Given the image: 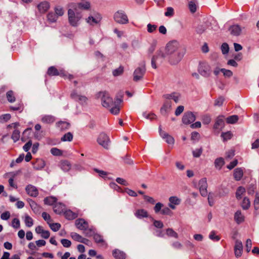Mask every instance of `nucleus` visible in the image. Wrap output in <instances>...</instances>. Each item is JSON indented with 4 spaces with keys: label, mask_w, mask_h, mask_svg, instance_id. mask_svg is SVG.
Here are the masks:
<instances>
[{
    "label": "nucleus",
    "mask_w": 259,
    "mask_h": 259,
    "mask_svg": "<svg viewBox=\"0 0 259 259\" xmlns=\"http://www.w3.org/2000/svg\"><path fill=\"white\" fill-rule=\"evenodd\" d=\"M239 119L238 116L236 115H233L228 117L226 119V121L229 124H234Z\"/></svg>",
    "instance_id": "obj_37"
},
{
    "label": "nucleus",
    "mask_w": 259,
    "mask_h": 259,
    "mask_svg": "<svg viewBox=\"0 0 259 259\" xmlns=\"http://www.w3.org/2000/svg\"><path fill=\"white\" fill-rule=\"evenodd\" d=\"M165 52L168 62L171 65L178 64L186 53V49L177 40L168 42L165 48Z\"/></svg>",
    "instance_id": "obj_1"
},
{
    "label": "nucleus",
    "mask_w": 259,
    "mask_h": 259,
    "mask_svg": "<svg viewBox=\"0 0 259 259\" xmlns=\"http://www.w3.org/2000/svg\"><path fill=\"white\" fill-rule=\"evenodd\" d=\"M97 96L98 98L101 99L102 105L105 108H110L111 106L114 105V104L115 103V101H114L113 100V99L107 92H100L98 93Z\"/></svg>",
    "instance_id": "obj_2"
},
{
    "label": "nucleus",
    "mask_w": 259,
    "mask_h": 259,
    "mask_svg": "<svg viewBox=\"0 0 259 259\" xmlns=\"http://www.w3.org/2000/svg\"><path fill=\"white\" fill-rule=\"evenodd\" d=\"M73 7L75 11L79 12V10H89L91 7V4L89 2L79 3L75 4Z\"/></svg>",
    "instance_id": "obj_13"
},
{
    "label": "nucleus",
    "mask_w": 259,
    "mask_h": 259,
    "mask_svg": "<svg viewBox=\"0 0 259 259\" xmlns=\"http://www.w3.org/2000/svg\"><path fill=\"white\" fill-rule=\"evenodd\" d=\"M94 239L96 243H102L104 242L103 237L101 235L98 234H95L94 235Z\"/></svg>",
    "instance_id": "obj_60"
},
{
    "label": "nucleus",
    "mask_w": 259,
    "mask_h": 259,
    "mask_svg": "<svg viewBox=\"0 0 259 259\" xmlns=\"http://www.w3.org/2000/svg\"><path fill=\"white\" fill-rule=\"evenodd\" d=\"M232 137V134L230 131L225 133H222L221 134V137L223 139L224 141L231 139Z\"/></svg>",
    "instance_id": "obj_46"
},
{
    "label": "nucleus",
    "mask_w": 259,
    "mask_h": 259,
    "mask_svg": "<svg viewBox=\"0 0 259 259\" xmlns=\"http://www.w3.org/2000/svg\"><path fill=\"white\" fill-rule=\"evenodd\" d=\"M101 15L96 12L92 13L90 16L86 18V22L91 26H95L99 24L102 20Z\"/></svg>",
    "instance_id": "obj_6"
},
{
    "label": "nucleus",
    "mask_w": 259,
    "mask_h": 259,
    "mask_svg": "<svg viewBox=\"0 0 259 259\" xmlns=\"http://www.w3.org/2000/svg\"><path fill=\"white\" fill-rule=\"evenodd\" d=\"M57 199L55 197L53 196L47 197L44 199L45 204L49 205H54Z\"/></svg>",
    "instance_id": "obj_36"
},
{
    "label": "nucleus",
    "mask_w": 259,
    "mask_h": 259,
    "mask_svg": "<svg viewBox=\"0 0 259 259\" xmlns=\"http://www.w3.org/2000/svg\"><path fill=\"white\" fill-rule=\"evenodd\" d=\"M242 207L243 209H247L250 206V202L249 199L247 197H244L242 203Z\"/></svg>",
    "instance_id": "obj_40"
},
{
    "label": "nucleus",
    "mask_w": 259,
    "mask_h": 259,
    "mask_svg": "<svg viewBox=\"0 0 259 259\" xmlns=\"http://www.w3.org/2000/svg\"><path fill=\"white\" fill-rule=\"evenodd\" d=\"M122 100L120 99L117 98L114 105L110 107V112L114 115H117L119 113L120 111L119 104L122 102Z\"/></svg>",
    "instance_id": "obj_18"
},
{
    "label": "nucleus",
    "mask_w": 259,
    "mask_h": 259,
    "mask_svg": "<svg viewBox=\"0 0 259 259\" xmlns=\"http://www.w3.org/2000/svg\"><path fill=\"white\" fill-rule=\"evenodd\" d=\"M245 190L243 187H239L236 192V197L237 199H240L242 195L245 192Z\"/></svg>",
    "instance_id": "obj_41"
},
{
    "label": "nucleus",
    "mask_w": 259,
    "mask_h": 259,
    "mask_svg": "<svg viewBox=\"0 0 259 259\" xmlns=\"http://www.w3.org/2000/svg\"><path fill=\"white\" fill-rule=\"evenodd\" d=\"M166 234L170 237H172L175 238H178V234L172 229L168 228L166 230Z\"/></svg>",
    "instance_id": "obj_43"
},
{
    "label": "nucleus",
    "mask_w": 259,
    "mask_h": 259,
    "mask_svg": "<svg viewBox=\"0 0 259 259\" xmlns=\"http://www.w3.org/2000/svg\"><path fill=\"white\" fill-rule=\"evenodd\" d=\"M225 164L224 160L222 157L217 158L214 161V165L216 168L221 169Z\"/></svg>",
    "instance_id": "obj_38"
},
{
    "label": "nucleus",
    "mask_w": 259,
    "mask_h": 259,
    "mask_svg": "<svg viewBox=\"0 0 259 259\" xmlns=\"http://www.w3.org/2000/svg\"><path fill=\"white\" fill-rule=\"evenodd\" d=\"M135 215L138 219L147 218L148 216L147 211L144 209H138L136 211Z\"/></svg>",
    "instance_id": "obj_31"
},
{
    "label": "nucleus",
    "mask_w": 259,
    "mask_h": 259,
    "mask_svg": "<svg viewBox=\"0 0 259 259\" xmlns=\"http://www.w3.org/2000/svg\"><path fill=\"white\" fill-rule=\"evenodd\" d=\"M7 98L8 101L10 103L14 102L16 100L12 91H9L7 93Z\"/></svg>",
    "instance_id": "obj_45"
},
{
    "label": "nucleus",
    "mask_w": 259,
    "mask_h": 259,
    "mask_svg": "<svg viewBox=\"0 0 259 259\" xmlns=\"http://www.w3.org/2000/svg\"><path fill=\"white\" fill-rule=\"evenodd\" d=\"M143 116L146 119H148L150 120H153L156 118V115L153 113H147L144 112L143 113Z\"/></svg>",
    "instance_id": "obj_54"
},
{
    "label": "nucleus",
    "mask_w": 259,
    "mask_h": 259,
    "mask_svg": "<svg viewBox=\"0 0 259 259\" xmlns=\"http://www.w3.org/2000/svg\"><path fill=\"white\" fill-rule=\"evenodd\" d=\"M70 97L72 99L79 102L81 104L85 103L87 100L86 97L77 94L75 91L72 92Z\"/></svg>",
    "instance_id": "obj_16"
},
{
    "label": "nucleus",
    "mask_w": 259,
    "mask_h": 259,
    "mask_svg": "<svg viewBox=\"0 0 259 259\" xmlns=\"http://www.w3.org/2000/svg\"><path fill=\"white\" fill-rule=\"evenodd\" d=\"M56 124L57 127L60 128L61 130H65L68 129L70 126V124L68 122L63 121H60L58 122Z\"/></svg>",
    "instance_id": "obj_35"
},
{
    "label": "nucleus",
    "mask_w": 259,
    "mask_h": 259,
    "mask_svg": "<svg viewBox=\"0 0 259 259\" xmlns=\"http://www.w3.org/2000/svg\"><path fill=\"white\" fill-rule=\"evenodd\" d=\"M163 97L167 100H173L176 103H178L180 99V94L178 93L174 92L171 94H165Z\"/></svg>",
    "instance_id": "obj_20"
},
{
    "label": "nucleus",
    "mask_w": 259,
    "mask_h": 259,
    "mask_svg": "<svg viewBox=\"0 0 259 259\" xmlns=\"http://www.w3.org/2000/svg\"><path fill=\"white\" fill-rule=\"evenodd\" d=\"M37 8L40 12L44 13L49 9L50 4L48 2L44 1L38 5Z\"/></svg>",
    "instance_id": "obj_26"
},
{
    "label": "nucleus",
    "mask_w": 259,
    "mask_h": 259,
    "mask_svg": "<svg viewBox=\"0 0 259 259\" xmlns=\"http://www.w3.org/2000/svg\"><path fill=\"white\" fill-rule=\"evenodd\" d=\"M61 243L64 247H69L71 245V241L66 239H61Z\"/></svg>",
    "instance_id": "obj_63"
},
{
    "label": "nucleus",
    "mask_w": 259,
    "mask_h": 259,
    "mask_svg": "<svg viewBox=\"0 0 259 259\" xmlns=\"http://www.w3.org/2000/svg\"><path fill=\"white\" fill-rule=\"evenodd\" d=\"M56 15L61 16L64 14V10L63 8L60 6H57L55 8Z\"/></svg>",
    "instance_id": "obj_62"
},
{
    "label": "nucleus",
    "mask_w": 259,
    "mask_h": 259,
    "mask_svg": "<svg viewBox=\"0 0 259 259\" xmlns=\"http://www.w3.org/2000/svg\"><path fill=\"white\" fill-rule=\"evenodd\" d=\"M12 226L14 228L18 229L20 227V221L17 218H14L12 222Z\"/></svg>",
    "instance_id": "obj_57"
},
{
    "label": "nucleus",
    "mask_w": 259,
    "mask_h": 259,
    "mask_svg": "<svg viewBox=\"0 0 259 259\" xmlns=\"http://www.w3.org/2000/svg\"><path fill=\"white\" fill-rule=\"evenodd\" d=\"M224 101V98L222 96L219 97L215 100L214 106H221Z\"/></svg>",
    "instance_id": "obj_61"
},
{
    "label": "nucleus",
    "mask_w": 259,
    "mask_h": 259,
    "mask_svg": "<svg viewBox=\"0 0 259 259\" xmlns=\"http://www.w3.org/2000/svg\"><path fill=\"white\" fill-rule=\"evenodd\" d=\"M24 222L25 225L29 228L32 227L33 225V221L32 219L28 215H25Z\"/></svg>",
    "instance_id": "obj_39"
},
{
    "label": "nucleus",
    "mask_w": 259,
    "mask_h": 259,
    "mask_svg": "<svg viewBox=\"0 0 259 259\" xmlns=\"http://www.w3.org/2000/svg\"><path fill=\"white\" fill-rule=\"evenodd\" d=\"M221 50L223 54H227L229 51V47L228 44L226 42L223 43L221 47Z\"/></svg>",
    "instance_id": "obj_48"
},
{
    "label": "nucleus",
    "mask_w": 259,
    "mask_h": 259,
    "mask_svg": "<svg viewBox=\"0 0 259 259\" xmlns=\"http://www.w3.org/2000/svg\"><path fill=\"white\" fill-rule=\"evenodd\" d=\"M159 132L160 136L164 139H165V142L168 144L172 145L174 143L175 140L172 137L169 135L168 134L166 133L164 131H162L160 126L159 127Z\"/></svg>",
    "instance_id": "obj_15"
},
{
    "label": "nucleus",
    "mask_w": 259,
    "mask_h": 259,
    "mask_svg": "<svg viewBox=\"0 0 259 259\" xmlns=\"http://www.w3.org/2000/svg\"><path fill=\"white\" fill-rule=\"evenodd\" d=\"M30 206L33 211V212L35 213H39L40 212V207L38 205L35 201L32 200H30L29 201Z\"/></svg>",
    "instance_id": "obj_33"
},
{
    "label": "nucleus",
    "mask_w": 259,
    "mask_h": 259,
    "mask_svg": "<svg viewBox=\"0 0 259 259\" xmlns=\"http://www.w3.org/2000/svg\"><path fill=\"white\" fill-rule=\"evenodd\" d=\"M195 119L194 114L192 112L189 111L184 113L182 118V122L184 124H189L193 122Z\"/></svg>",
    "instance_id": "obj_12"
},
{
    "label": "nucleus",
    "mask_w": 259,
    "mask_h": 259,
    "mask_svg": "<svg viewBox=\"0 0 259 259\" xmlns=\"http://www.w3.org/2000/svg\"><path fill=\"white\" fill-rule=\"evenodd\" d=\"M47 73L48 75L50 76L60 75L62 77H67L70 80L73 78L72 75L67 74L63 70H60L59 71L54 66L50 67L48 68Z\"/></svg>",
    "instance_id": "obj_7"
},
{
    "label": "nucleus",
    "mask_w": 259,
    "mask_h": 259,
    "mask_svg": "<svg viewBox=\"0 0 259 259\" xmlns=\"http://www.w3.org/2000/svg\"><path fill=\"white\" fill-rule=\"evenodd\" d=\"M75 225L78 229L83 231L86 230L88 227V223L82 219H77L75 221Z\"/></svg>",
    "instance_id": "obj_19"
},
{
    "label": "nucleus",
    "mask_w": 259,
    "mask_h": 259,
    "mask_svg": "<svg viewBox=\"0 0 259 259\" xmlns=\"http://www.w3.org/2000/svg\"><path fill=\"white\" fill-rule=\"evenodd\" d=\"M61 168L65 172L68 171L71 168V164L67 160L61 161L60 164Z\"/></svg>",
    "instance_id": "obj_32"
},
{
    "label": "nucleus",
    "mask_w": 259,
    "mask_h": 259,
    "mask_svg": "<svg viewBox=\"0 0 259 259\" xmlns=\"http://www.w3.org/2000/svg\"><path fill=\"white\" fill-rule=\"evenodd\" d=\"M27 194L31 197H36L38 194V191L36 187L32 185H28L25 188Z\"/></svg>",
    "instance_id": "obj_17"
},
{
    "label": "nucleus",
    "mask_w": 259,
    "mask_h": 259,
    "mask_svg": "<svg viewBox=\"0 0 259 259\" xmlns=\"http://www.w3.org/2000/svg\"><path fill=\"white\" fill-rule=\"evenodd\" d=\"M235 155V151L233 150H230L226 152L225 158L226 159H231Z\"/></svg>",
    "instance_id": "obj_58"
},
{
    "label": "nucleus",
    "mask_w": 259,
    "mask_h": 259,
    "mask_svg": "<svg viewBox=\"0 0 259 259\" xmlns=\"http://www.w3.org/2000/svg\"><path fill=\"white\" fill-rule=\"evenodd\" d=\"M114 19L117 23L122 24H126L128 22L126 15L122 10L118 11L114 14Z\"/></svg>",
    "instance_id": "obj_10"
},
{
    "label": "nucleus",
    "mask_w": 259,
    "mask_h": 259,
    "mask_svg": "<svg viewBox=\"0 0 259 259\" xmlns=\"http://www.w3.org/2000/svg\"><path fill=\"white\" fill-rule=\"evenodd\" d=\"M73 139V135L70 133L68 132L65 134L62 138L61 141H69L70 142Z\"/></svg>",
    "instance_id": "obj_42"
},
{
    "label": "nucleus",
    "mask_w": 259,
    "mask_h": 259,
    "mask_svg": "<svg viewBox=\"0 0 259 259\" xmlns=\"http://www.w3.org/2000/svg\"><path fill=\"white\" fill-rule=\"evenodd\" d=\"M65 206L61 203H56L53 207L54 211L57 214H61L64 212Z\"/></svg>",
    "instance_id": "obj_24"
},
{
    "label": "nucleus",
    "mask_w": 259,
    "mask_h": 259,
    "mask_svg": "<svg viewBox=\"0 0 259 259\" xmlns=\"http://www.w3.org/2000/svg\"><path fill=\"white\" fill-rule=\"evenodd\" d=\"M211 116L208 114L204 115L202 116V122L204 124H208L211 121Z\"/></svg>",
    "instance_id": "obj_55"
},
{
    "label": "nucleus",
    "mask_w": 259,
    "mask_h": 259,
    "mask_svg": "<svg viewBox=\"0 0 259 259\" xmlns=\"http://www.w3.org/2000/svg\"><path fill=\"white\" fill-rule=\"evenodd\" d=\"M243 250V245L242 242L240 240H237L235 241L234 246V253L236 257H239L242 255Z\"/></svg>",
    "instance_id": "obj_14"
},
{
    "label": "nucleus",
    "mask_w": 259,
    "mask_h": 259,
    "mask_svg": "<svg viewBox=\"0 0 259 259\" xmlns=\"http://www.w3.org/2000/svg\"><path fill=\"white\" fill-rule=\"evenodd\" d=\"M65 218L69 220H72L76 219L78 217L77 213L74 212L70 210H66L64 212Z\"/></svg>",
    "instance_id": "obj_30"
},
{
    "label": "nucleus",
    "mask_w": 259,
    "mask_h": 259,
    "mask_svg": "<svg viewBox=\"0 0 259 259\" xmlns=\"http://www.w3.org/2000/svg\"><path fill=\"white\" fill-rule=\"evenodd\" d=\"M221 72H222L225 77H230L232 76L233 72L230 70L224 68L221 69Z\"/></svg>",
    "instance_id": "obj_59"
},
{
    "label": "nucleus",
    "mask_w": 259,
    "mask_h": 259,
    "mask_svg": "<svg viewBox=\"0 0 259 259\" xmlns=\"http://www.w3.org/2000/svg\"><path fill=\"white\" fill-rule=\"evenodd\" d=\"M70 235L72 238L74 240L79 242L84 243V238H83L81 235L77 233L72 232Z\"/></svg>",
    "instance_id": "obj_34"
},
{
    "label": "nucleus",
    "mask_w": 259,
    "mask_h": 259,
    "mask_svg": "<svg viewBox=\"0 0 259 259\" xmlns=\"http://www.w3.org/2000/svg\"><path fill=\"white\" fill-rule=\"evenodd\" d=\"M198 71L202 76L208 77L211 73V67L206 62H200L198 66Z\"/></svg>",
    "instance_id": "obj_5"
},
{
    "label": "nucleus",
    "mask_w": 259,
    "mask_h": 259,
    "mask_svg": "<svg viewBox=\"0 0 259 259\" xmlns=\"http://www.w3.org/2000/svg\"><path fill=\"white\" fill-rule=\"evenodd\" d=\"M231 34L235 35L238 36L240 34L241 29L239 25H234L231 26L229 29Z\"/></svg>",
    "instance_id": "obj_27"
},
{
    "label": "nucleus",
    "mask_w": 259,
    "mask_h": 259,
    "mask_svg": "<svg viewBox=\"0 0 259 259\" xmlns=\"http://www.w3.org/2000/svg\"><path fill=\"white\" fill-rule=\"evenodd\" d=\"M224 119V116L222 115L218 116L216 118L215 123L213 127L215 134H219L220 131L224 127L225 121Z\"/></svg>",
    "instance_id": "obj_9"
},
{
    "label": "nucleus",
    "mask_w": 259,
    "mask_h": 259,
    "mask_svg": "<svg viewBox=\"0 0 259 259\" xmlns=\"http://www.w3.org/2000/svg\"><path fill=\"white\" fill-rule=\"evenodd\" d=\"M112 255L115 259L126 258V254L125 252L118 249H115L112 251Z\"/></svg>",
    "instance_id": "obj_22"
},
{
    "label": "nucleus",
    "mask_w": 259,
    "mask_h": 259,
    "mask_svg": "<svg viewBox=\"0 0 259 259\" xmlns=\"http://www.w3.org/2000/svg\"><path fill=\"white\" fill-rule=\"evenodd\" d=\"M123 72V67L122 66H119L118 68L114 69L112 74L114 76H117L121 75Z\"/></svg>",
    "instance_id": "obj_49"
},
{
    "label": "nucleus",
    "mask_w": 259,
    "mask_h": 259,
    "mask_svg": "<svg viewBox=\"0 0 259 259\" xmlns=\"http://www.w3.org/2000/svg\"><path fill=\"white\" fill-rule=\"evenodd\" d=\"M169 201L175 205H179L181 203V199L176 196H171L169 198Z\"/></svg>",
    "instance_id": "obj_50"
},
{
    "label": "nucleus",
    "mask_w": 259,
    "mask_h": 259,
    "mask_svg": "<svg viewBox=\"0 0 259 259\" xmlns=\"http://www.w3.org/2000/svg\"><path fill=\"white\" fill-rule=\"evenodd\" d=\"M41 120L43 123L50 124L55 121V118L51 115H45L42 116Z\"/></svg>",
    "instance_id": "obj_28"
},
{
    "label": "nucleus",
    "mask_w": 259,
    "mask_h": 259,
    "mask_svg": "<svg viewBox=\"0 0 259 259\" xmlns=\"http://www.w3.org/2000/svg\"><path fill=\"white\" fill-rule=\"evenodd\" d=\"M47 18L49 21L51 22H55L57 20L58 16L56 14L53 12H50L48 14Z\"/></svg>",
    "instance_id": "obj_51"
},
{
    "label": "nucleus",
    "mask_w": 259,
    "mask_h": 259,
    "mask_svg": "<svg viewBox=\"0 0 259 259\" xmlns=\"http://www.w3.org/2000/svg\"><path fill=\"white\" fill-rule=\"evenodd\" d=\"M33 167L36 170H40L45 166V161L41 159H37L35 161L32 162Z\"/></svg>",
    "instance_id": "obj_21"
},
{
    "label": "nucleus",
    "mask_w": 259,
    "mask_h": 259,
    "mask_svg": "<svg viewBox=\"0 0 259 259\" xmlns=\"http://www.w3.org/2000/svg\"><path fill=\"white\" fill-rule=\"evenodd\" d=\"M146 71L145 65L137 68L134 72V80L138 81L143 78Z\"/></svg>",
    "instance_id": "obj_11"
},
{
    "label": "nucleus",
    "mask_w": 259,
    "mask_h": 259,
    "mask_svg": "<svg viewBox=\"0 0 259 259\" xmlns=\"http://www.w3.org/2000/svg\"><path fill=\"white\" fill-rule=\"evenodd\" d=\"M198 186L199 188H207V183L206 178H203L200 179L198 183Z\"/></svg>",
    "instance_id": "obj_47"
},
{
    "label": "nucleus",
    "mask_w": 259,
    "mask_h": 259,
    "mask_svg": "<svg viewBox=\"0 0 259 259\" xmlns=\"http://www.w3.org/2000/svg\"><path fill=\"white\" fill-rule=\"evenodd\" d=\"M50 152L51 154L54 156H60L62 154V151L57 148H52Z\"/></svg>",
    "instance_id": "obj_53"
},
{
    "label": "nucleus",
    "mask_w": 259,
    "mask_h": 259,
    "mask_svg": "<svg viewBox=\"0 0 259 259\" xmlns=\"http://www.w3.org/2000/svg\"><path fill=\"white\" fill-rule=\"evenodd\" d=\"M68 21L70 24L74 27L78 26L79 21L82 17L79 12L75 10L69 9L68 11Z\"/></svg>",
    "instance_id": "obj_3"
},
{
    "label": "nucleus",
    "mask_w": 259,
    "mask_h": 259,
    "mask_svg": "<svg viewBox=\"0 0 259 259\" xmlns=\"http://www.w3.org/2000/svg\"><path fill=\"white\" fill-rule=\"evenodd\" d=\"M49 225L50 228L54 232L58 231L61 228V225L59 223H49Z\"/></svg>",
    "instance_id": "obj_52"
},
{
    "label": "nucleus",
    "mask_w": 259,
    "mask_h": 259,
    "mask_svg": "<svg viewBox=\"0 0 259 259\" xmlns=\"http://www.w3.org/2000/svg\"><path fill=\"white\" fill-rule=\"evenodd\" d=\"M171 106V103L169 101H166L163 106L161 107L160 109V113L162 115H166L167 113L169 111V110L170 109Z\"/></svg>",
    "instance_id": "obj_23"
},
{
    "label": "nucleus",
    "mask_w": 259,
    "mask_h": 259,
    "mask_svg": "<svg viewBox=\"0 0 259 259\" xmlns=\"http://www.w3.org/2000/svg\"><path fill=\"white\" fill-rule=\"evenodd\" d=\"M98 144L104 148L108 149L110 144L109 137L105 133H101L97 139Z\"/></svg>",
    "instance_id": "obj_8"
},
{
    "label": "nucleus",
    "mask_w": 259,
    "mask_h": 259,
    "mask_svg": "<svg viewBox=\"0 0 259 259\" xmlns=\"http://www.w3.org/2000/svg\"><path fill=\"white\" fill-rule=\"evenodd\" d=\"M32 141L31 140H29L23 146V149L25 152H28L30 150L31 147L32 146Z\"/></svg>",
    "instance_id": "obj_64"
},
{
    "label": "nucleus",
    "mask_w": 259,
    "mask_h": 259,
    "mask_svg": "<svg viewBox=\"0 0 259 259\" xmlns=\"http://www.w3.org/2000/svg\"><path fill=\"white\" fill-rule=\"evenodd\" d=\"M234 220L236 222L239 224L244 220V217L240 210H237L234 214Z\"/></svg>",
    "instance_id": "obj_29"
},
{
    "label": "nucleus",
    "mask_w": 259,
    "mask_h": 259,
    "mask_svg": "<svg viewBox=\"0 0 259 259\" xmlns=\"http://www.w3.org/2000/svg\"><path fill=\"white\" fill-rule=\"evenodd\" d=\"M20 132L19 130H15L13 131L11 138L14 142H16L20 138Z\"/></svg>",
    "instance_id": "obj_44"
},
{
    "label": "nucleus",
    "mask_w": 259,
    "mask_h": 259,
    "mask_svg": "<svg viewBox=\"0 0 259 259\" xmlns=\"http://www.w3.org/2000/svg\"><path fill=\"white\" fill-rule=\"evenodd\" d=\"M209 238L215 241H219L220 240V237L219 236L215 235V233L214 231H211L209 235Z\"/></svg>",
    "instance_id": "obj_56"
},
{
    "label": "nucleus",
    "mask_w": 259,
    "mask_h": 259,
    "mask_svg": "<svg viewBox=\"0 0 259 259\" xmlns=\"http://www.w3.org/2000/svg\"><path fill=\"white\" fill-rule=\"evenodd\" d=\"M167 57L165 52L162 50H158L155 55L153 56L151 60V66L153 68L156 69L157 65H160Z\"/></svg>",
    "instance_id": "obj_4"
},
{
    "label": "nucleus",
    "mask_w": 259,
    "mask_h": 259,
    "mask_svg": "<svg viewBox=\"0 0 259 259\" xmlns=\"http://www.w3.org/2000/svg\"><path fill=\"white\" fill-rule=\"evenodd\" d=\"M243 175V169L241 167L236 168L234 171V178L236 181H240Z\"/></svg>",
    "instance_id": "obj_25"
}]
</instances>
